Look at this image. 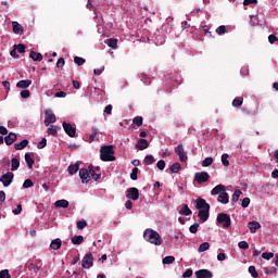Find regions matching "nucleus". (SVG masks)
Here are the masks:
<instances>
[{
	"label": "nucleus",
	"instance_id": "obj_19",
	"mask_svg": "<svg viewBox=\"0 0 278 278\" xmlns=\"http://www.w3.org/2000/svg\"><path fill=\"white\" fill-rule=\"evenodd\" d=\"M178 212L181 216H190V214H192V210L188 207V204H184L182 206H180Z\"/></svg>",
	"mask_w": 278,
	"mask_h": 278
},
{
	"label": "nucleus",
	"instance_id": "obj_47",
	"mask_svg": "<svg viewBox=\"0 0 278 278\" xmlns=\"http://www.w3.org/2000/svg\"><path fill=\"white\" fill-rule=\"evenodd\" d=\"M156 168H159V170H164V168H166V162L164 160H160L156 163Z\"/></svg>",
	"mask_w": 278,
	"mask_h": 278
},
{
	"label": "nucleus",
	"instance_id": "obj_33",
	"mask_svg": "<svg viewBox=\"0 0 278 278\" xmlns=\"http://www.w3.org/2000/svg\"><path fill=\"white\" fill-rule=\"evenodd\" d=\"M59 129H61L59 126L52 125L50 128L47 129V134H49V136H58Z\"/></svg>",
	"mask_w": 278,
	"mask_h": 278
},
{
	"label": "nucleus",
	"instance_id": "obj_26",
	"mask_svg": "<svg viewBox=\"0 0 278 278\" xmlns=\"http://www.w3.org/2000/svg\"><path fill=\"white\" fill-rule=\"evenodd\" d=\"M198 216L202 223H205L210 218V211H199Z\"/></svg>",
	"mask_w": 278,
	"mask_h": 278
},
{
	"label": "nucleus",
	"instance_id": "obj_10",
	"mask_svg": "<svg viewBox=\"0 0 278 278\" xmlns=\"http://www.w3.org/2000/svg\"><path fill=\"white\" fill-rule=\"evenodd\" d=\"M195 207L200 211H210V204L201 198L195 200Z\"/></svg>",
	"mask_w": 278,
	"mask_h": 278
},
{
	"label": "nucleus",
	"instance_id": "obj_32",
	"mask_svg": "<svg viewBox=\"0 0 278 278\" xmlns=\"http://www.w3.org/2000/svg\"><path fill=\"white\" fill-rule=\"evenodd\" d=\"M54 206L58 208V207H63V208H66L68 207V200H58L55 203H54Z\"/></svg>",
	"mask_w": 278,
	"mask_h": 278
},
{
	"label": "nucleus",
	"instance_id": "obj_55",
	"mask_svg": "<svg viewBox=\"0 0 278 278\" xmlns=\"http://www.w3.org/2000/svg\"><path fill=\"white\" fill-rule=\"evenodd\" d=\"M190 233H197L199 231V224H193L189 228Z\"/></svg>",
	"mask_w": 278,
	"mask_h": 278
},
{
	"label": "nucleus",
	"instance_id": "obj_37",
	"mask_svg": "<svg viewBox=\"0 0 278 278\" xmlns=\"http://www.w3.org/2000/svg\"><path fill=\"white\" fill-rule=\"evenodd\" d=\"M242 194V191L240 190H236L232 194V199L231 202L232 203H238V201L240 200V195Z\"/></svg>",
	"mask_w": 278,
	"mask_h": 278
},
{
	"label": "nucleus",
	"instance_id": "obj_60",
	"mask_svg": "<svg viewBox=\"0 0 278 278\" xmlns=\"http://www.w3.org/2000/svg\"><path fill=\"white\" fill-rule=\"evenodd\" d=\"M64 64H65L64 58H60L56 62V68H64Z\"/></svg>",
	"mask_w": 278,
	"mask_h": 278
},
{
	"label": "nucleus",
	"instance_id": "obj_12",
	"mask_svg": "<svg viewBox=\"0 0 278 278\" xmlns=\"http://www.w3.org/2000/svg\"><path fill=\"white\" fill-rule=\"evenodd\" d=\"M195 277L197 278H212V271H210V269H200L198 271H195Z\"/></svg>",
	"mask_w": 278,
	"mask_h": 278
},
{
	"label": "nucleus",
	"instance_id": "obj_64",
	"mask_svg": "<svg viewBox=\"0 0 278 278\" xmlns=\"http://www.w3.org/2000/svg\"><path fill=\"white\" fill-rule=\"evenodd\" d=\"M191 275H192V269H187V270L182 274V277H184V278H190Z\"/></svg>",
	"mask_w": 278,
	"mask_h": 278
},
{
	"label": "nucleus",
	"instance_id": "obj_29",
	"mask_svg": "<svg viewBox=\"0 0 278 278\" xmlns=\"http://www.w3.org/2000/svg\"><path fill=\"white\" fill-rule=\"evenodd\" d=\"M106 45L111 49H117V47H118V39L110 38V39L106 40Z\"/></svg>",
	"mask_w": 278,
	"mask_h": 278
},
{
	"label": "nucleus",
	"instance_id": "obj_43",
	"mask_svg": "<svg viewBox=\"0 0 278 278\" xmlns=\"http://www.w3.org/2000/svg\"><path fill=\"white\" fill-rule=\"evenodd\" d=\"M41 186H42L43 190H46V192H49V188H51V186H55V182L50 180L48 182H42Z\"/></svg>",
	"mask_w": 278,
	"mask_h": 278
},
{
	"label": "nucleus",
	"instance_id": "obj_28",
	"mask_svg": "<svg viewBox=\"0 0 278 278\" xmlns=\"http://www.w3.org/2000/svg\"><path fill=\"white\" fill-rule=\"evenodd\" d=\"M41 268H42V262L41 261L37 262V264L31 263L29 265V269L33 270L34 273H38Z\"/></svg>",
	"mask_w": 278,
	"mask_h": 278
},
{
	"label": "nucleus",
	"instance_id": "obj_16",
	"mask_svg": "<svg viewBox=\"0 0 278 278\" xmlns=\"http://www.w3.org/2000/svg\"><path fill=\"white\" fill-rule=\"evenodd\" d=\"M217 201L219 203H223L224 205H227V203H229V193L224 191L222 192L218 198H217Z\"/></svg>",
	"mask_w": 278,
	"mask_h": 278
},
{
	"label": "nucleus",
	"instance_id": "obj_36",
	"mask_svg": "<svg viewBox=\"0 0 278 278\" xmlns=\"http://www.w3.org/2000/svg\"><path fill=\"white\" fill-rule=\"evenodd\" d=\"M207 250H210V242H204L198 248L199 253H205Z\"/></svg>",
	"mask_w": 278,
	"mask_h": 278
},
{
	"label": "nucleus",
	"instance_id": "obj_23",
	"mask_svg": "<svg viewBox=\"0 0 278 278\" xmlns=\"http://www.w3.org/2000/svg\"><path fill=\"white\" fill-rule=\"evenodd\" d=\"M29 58L34 60V62H42V54L36 51H30Z\"/></svg>",
	"mask_w": 278,
	"mask_h": 278
},
{
	"label": "nucleus",
	"instance_id": "obj_41",
	"mask_svg": "<svg viewBox=\"0 0 278 278\" xmlns=\"http://www.w3.org/2000/svg\"><path fill=\"white\" fill-rule=\"evenodd\" d=\"M74 62L77 64V66H84V64H86V59L81 56H75Z\"/></svg>",
	"mask_w": 278,
	"mask_h": 278
},
{
	"label": "nucleus",
	"instance_id": "obj_7",
	"mask_svg": "<svg viewBox=\"0 0 278 278\" xmlns=\"http://www.w3.org/2000/svg\"><path fill=\"white\" fill-rule=\"evenodd\" d=\"M175 153L179 156L180 162H186L188 160V154H186L182 144H178L175 148Z\"/></svg>",
	"mask_w": 278,
	"mask_h": 278
},
{
	"label": "nucleus",
	"instance_id": "obj_61",
	"mask_svg": "<svg viewBox=\"0 0 278 278\" xmlns=\"http://www.w3.org/2000/svg\"><path fill=\"white\" fill-rule=\"evenodd\" d=\"M277 36H275V35H269L268 36V41H269V43L270 45H275V42H277Z\"/></svg>",
	"mask_w": 278,
	"mask_h": 278
},
{
	"label": "nucleus",
	"instance_id": "obj_35",
	"mask_svg": "<svg viewBox=\"0 0 278 278\" xmlns=\"http://www.w3.org/2000/svg\"><path fill=\"white\" fill-rule=\"evenodd\" d=\"M169 170L170 173H174V174L179 173V170H181V164L174 163L173 165H170Z\"/></svg>",
	"mask_w": 278,
	"mask_h": 278
},
{
	"label": "nucleus",
	"instance_id": "obj_15",
	"mask_svg": "<svg viewBox=\"0 0 278 278\" xmlns=\"http://www.w3.org/2000/svg\"><path fill=\"white\" fill-rule=\"evenodd\" d=\"M135 147L139 149V151H144V149H149V141H147V139H139Z\"/></svg>",
	"mask_w": 278,
	"mask_h": 278
},
{
	"label": "nucleus",
	"instance_id": "obj_14",
	"mask_svg": "<svg viewBox=\"0 0 278 278\" xmlns=\"http://www.w3.org/2000/svg\"><path fill=\"white\" fill-rule=\"evenodd\" d=\"M14 179V175H2L0 177L1 184H3L4 188H8L10 184H12V180Z\"/></svg>",
	"mask_w": 278,
	"mask_h": 278
},
{
	"label": "nucleus",
	"instance_id": "obj_27",
	"mask_svg": "<svg viewBox=\"0 0 278 278\" xmlns=\"http://www.w3.org/2000/svg\"><path fill=\"white\" fill-rule=\"evenodd\" d=\"M24 157L28 168H34L35 161L34 157H31V154L26 153Z\"/></svg>",
	"mask_w": 278,
	"mask_h": 278
},
{
	"label": "nucleus",
	"instance_id": "obj_1",
	"mask_svg": "<svg viewBox=\"0 0 278 278\" xmlns=\"http://www.w3.org/2000/svg\"><path fill=\"white\" fill-rule=\"evenodd\" d=\"M143 239L146 242H150V244H154V247H162L164 243V240L162 239V236H160V232L148 228L143 231Z\"/></svg>",
	"mask_w": 278,
	"mask_h": 278
},
{
	"label": "nucleus",
	"instance_id": "obj_6",
	"mask_svg": "<svg viewBox=\"0 0 278 278\" xmlns=\"http://www.w3.org/2000/svg\"><path fill=\"white\" fill-rule=\"evenodd\" d=\"M63 129L70 138H75V136H77V128L73 127L71 123L63 122Z\"/></svg>",
	"mask_w": 278,
	"mask_h": 278
},
{
	"label": "nucleus",
	"instance_id": "obj_13",
	"mask_svg": "<svg viewBox=\"0 0 278 278\" xmlns=\"http://www.w3.org/2000/svg\"><path fill=\"white\" fill-rule=\"evenodd\" d=\"M17 140V136L14 132H10L7 137H4V142L8 147L14 144Z\"/></svg>",
	"mask_w": 278,
	"mask_h": 278
},
{
	"label": "nucleus",
	"instance_id": "obj_40",
	"mask_svg": "<svg viewBox=\"0 0 278 278\" xmlns=\"http://www.w3.org/2000/svg\"><path fill=\"white\" fill-rule=\"evenodd\" d=\"M216 34L218 36H224V34H227V26L222 25L219 27L216 28Z\"/></svg>",
	"mask_w": 278,
	"mask_h": 278
},
{
	"label": "nucleus",
	"instance_id": "obj_39",
	"mask_svg": "<svg viewBox=\"0 0 278 278\" xmlns=\"http://www.w3.org/2000/svg\"><path fill=\"white\" fill-rule=\"evenodd\" d=\"M242 103H244V99L243 98H236L232 101V106L233 108H240L242 105Z\"/></svg>",
	"mask_w": 278,
	"mask_h": 278
},
{
	"label": "nucleus",
	"instance_id": "obj_46",
	"mask_svg": "<svg viewBox=\"0 0 278 278\" xmlns=\"http://www.w3.org/2000/svg\"><path fill=\"white\" fill-rule=\"evenodd\" d=\"M14 48H15V51H17V53H25V45L23 43L15 45Z\"/></svg>",
	"mask_w": 278,
	"mask_h": 278
},
{
	"label": "nucleus",
	"instance_id": "obj_18",
	"mask_svg": "<svg viewBox=\"0 0 278 278\" xmlns=\"http://www.w3.org/2000/svg\"><path fill=\"white\" fill-rule=\"evenodd\" d=\"M262 227V225H260V223L257 222H250L248 224V228L250 229L251 233H256L257 229H260Z\"/></svg>",
	"mask_w": 278,
	"mask_h": 278
},
{
	"label": "nucleus",
	"instance_id": "obj_2",
	"mask_svg": "<svg viewBox=\"0 0 278 278\" xmlns=\"http://www.w3.org/2000/svg\"><path fill=\"white\" fill-rule=\"evenodd\" d=\"M100 160H102V162H114L116 160V156H114V146L101 147Z\"/></svg>",
	"mask_w": 278,
	"mask_h": 278
},
{
	"label": "nucleus",
	"instance_id": "obj_31",
	"mask_svg": "<svg viewBox=\"0 0 278 278\" xmlns=\"http://www.w3.org/2000/svg\"><path fill=\"white\" fill-rule=\"evenodd\" d=\"M12 25L14 34H23V26L18 22H13Z\"/></svg>",
	"mask_w": 278,
	"mask_h": 278
},
{
	"label": "nucleus",
	"instance_id": "obj_45",
	"mask_svg": "<svg viewBox=\"0 0 278 278\" xmlns=\"http://www.w3.org/2000/svg\"><path fill=\"white\" fill-rule=\"evenodd\" d=\"M142 116H136L134 119H132V123L135 125H137V127H142Z\"/></svg>",
	"mask_w": 278,
	"mask_h": 278
},
{
	"label": "nucleus",
	"instance_id": "obj_8",
	"mask_svg": "<svg viewBox=\"0 0 278 278\" xmlns=\"http://www.w3.org/2000/svg\"><path fill=\"white\" fill-rule=\"evenodd\" d=\"M126 197L132 201H138V199H140V191H138L137 188H129L127 190Z\"/></svg>",
	"mask_w": 278,
	"mask_h": 278
},
{
	"label": "nucleus",
	"instance_id": "obj_57",
	"mask_svg": "<svg viewBox=\"0 0 278 278\" xmlns=\"http://www.w3.org/2000/svg\"><path fill=\"white\" fill-rule=\"evenodd\" d=\"M239 249H243L244 251H247V249H249V243L247 241H240L238 243Z\"/></svg>",
	"mask_w": 278,
	"mask_h": 278
},
{
	"label": "nucleus",
	"instance_id": "obj_11",
	"mask_svg": "<svg viewBox=\"0 0 278 278\" xmlns=\"http://www.w3.org/2000/svg\"><path fill=\"white\" fill-rule=\"evenodd\" d=\"M81 184H88L90 179H94L96 181H99L101 179V175H80Z\"/></svg>",
	"mask_w": 278,
	"mask_h": 278
},
{
	"label": "nucleus",
	"instance_id": "obj_54",
	"mask_svg": "<svg viewBox=\"0 0 278 278\" xmlns=\"http://www.w3.org/2000/svg\"><path fill=\"white\" fill-rule=\"evenodd\" d=\"M47 147V139L43 138L41 139L38 144H37V149H45Z\"/></svg>",
	"mask_w": 278,
	"mask_h": 278
},
{
	"label": "nucleus",
	"instance_id": "obj_17",
	"mask_svg": "<svg viewBox=\"0 0 278 278\" xmlns=\"http://www.w3.org/2000/svg\"><path fill=\"white\" fill-rule=\"evenodd\" d=\"M50 248L52 249V251H59V249L62 248V239L56 238L52 240L50 243Z\"/></svg>",
	"mask_w": 278,
	"mask_h": 278
},
{
	"label": "nucleus",
	"instance_id": "obj_50",
	"mask_svg": "<svg viewBox=\"0 0 278 278\" xmlns=\"http://www.w3.org/2000/svg\"><path fill=\"white\" fill-rule=\"evenodd\" d=\"M22 99H29L31 97V92L27 89L21 91Z\"/></svg>",
	"mask_w": 278,
	"mask_h": 278
},
{
	"label": "nucleus",
	"instance_id": "obj_52",
	"mask_svg": "<svg viewBox=\"0 0 278 278\" xmlns=\"http://www.w3.org/2000/svg\"><path fill=\"white\" fill-rule=\"evenodd\" d=\"M175 262V256H165L163 258V264H173Z\"/></svg>",
	"mask_w": 278,
	"mask_h": 278
},
{
	"label": "nucleus",
	"instance_id": "obj_25",
	"mask_svg": "<svg viewBox=\"0 0 278 278\" xmlns=\"http://www.w3.org/2000/svg\"><path fill=\"white\" fill-rule=\"evenodd\" d=\"M225 192V186L223 185H217L212 191H211V194L213 197H216V194H219Z\"/></svg>",
	"mask_w": 278,
	"mask_h": 278
},
{
	"label": "nucleus",
	"instance_id": "obj_48",
	"mask_svg": "<svg viewBox=\"0 0 278 278\" xmlns=\"http://www.w3.org/2000/svg\"><path fill=\"white\" fill-rule=\"evenodd\" d=\"M249 273H250V275H251L253 278H257V277H258V274H257V270L255 269V266H250V267H249Z\"/></svg>",
	"mask_w": 278,
	"mask_h": 278
},
{
	"label": "nucleus",
	"instance_id": "obj_42",
	"mask_svg": "<svg viewBox=\"0 0 278 278\" xmlns=\"http://www.w3.org/2000/svg\"><path fill=\"white\" fill-rule=\"evenodd\" d=\"M222 164L223 166H229V154L224 153L222 155Z\"/></svg>",
	"mask_w": 278,
	"mask_h": 278
},
{
	"label": "nucleus",
	"instance_id": "obj_62",
	"mask_svg": "<svg viewBox=\"0 0 278 278\" xmlns=\"http://www.w3.org/2000/svg\"><path fill=\"white\" fill-rule=\"evenodd\" d=\"M255 5L257 4V0H243V5Z\"/></svg>",
	"mask_w": 278,
	"mask_h": 278
},
{
	"label": "nucleus",
	"instance_id": "obj_9",
	"mask_svg": "<svg viewBox=\"0 0 278 278\" xmlns=\"http://www.w3.org/2000/svg\"><path fill=\"white\" fill-rule=\"evenodd\" d=\"M92 262H94L92 253H87L83 258V268H91Z\"/></svg>",
	"mask_w": 278,
	"mask_h": 278
},
{
	"label": "nucleus",
	"instance_id": "obj_56",
	"mask_svg": "<svg viewBox=\"0 0 278 278\" xmlns=\"http://www.w3.org/2000/svg\"><path fill=\"white\" fill-rule=\"evenodd\" d=\"M34 187V182L31 181V179H26L23 184V188H33Z\"/></svg>",
	"mask_w": 278,
	"mask_h": 278
},
{
	"label": "nucleus",
	"instance_id": "obj_24",
	"mask_svg": "<svg viewBox=\"0 0 278 278\" xmlns=\"http://www.w3.org/2000/svg\"><path fill=\"white\" fill-rule=\"evenodd\" d=\"M30 85H31V80L30 79L20 80L16 84V88L25 89V88H29Z\"/></svg>",
	"mask_w": 278,
	"mask_h": 278
},
{
	"label": "nucleus",
	"instance_id": "obj_58",
	"mask_svg": "<svg viewBox=\"0 0 278 278\" xmlns=\"http://www.w3.org/2000/svg\"><path fill=\"white\" fill-rule=\"evenodd\" d=\"M0 278H11L10 271L8 269L1 270Z\"/></svg>",
	"mask_w": 278,
	"mask_h": 278
},
{
	"label": "nucleus",
	"instance_id": "obj_63",
	"mask_svg": "<svg viewBox=\"0 0 278 278\" xmlns=\"http://www.w3.org/2000/svg\"><path fill=\"white\" fill-rule=\"evenodd\" d=\"M105 71V66H101L100 68L93 70V75H101Z\"/></svg>",
	"mask_w": 278,
	"mask_h": 278
},
{
	"label": "nucleus",
	"instance_id": "obj_34",
	"mask_svg": "<svg viewBox=\"0 0 278 278\" xmlns=\"http://www.w3.org/2000/svg\"><path fill=\"white\" fill-rule=\"evenodd\" d=\"M89 140L91 142H94V140L99 141V129L92 128V134L90 135Z\"/></svg>",
	"mask_w": 278,
	"mask_h": 278
},
{
	"label": "nucleus",
	"instance_id": "obj_49",
	"mask_svg": "<svg viewBox=\"0 0 278 278\" xmlns=\"http://www.w3.org/2000/svg\"><path fill=\"white\" fill-rule=\"evenodd\" d=\"M214 162V159L212 157H206L203 162H202V166L206 167V166H212Z\"/></svg>",
	"mask_w": 278,
	"mask_h": 278
},
{
	"label": "nucleus",
	"instance_id": "obj_4",
	"mask_svg": "<svg viewBox=\"0 0 278 278\" xmlns=\"http://www.w3.org/2000/svg\"><path fill=\"white\" fill-rule=\"evenodd\" d=\"M217 223H219V225H223V227L227 229L231 227V217L228 214L220 213L217 216Z\"/></svg>",
	"mask_w": 278,
	"mask_h": 278
},
{
	"label": "nucleus",
	"instance_id": "obj_22",
	"mask_svg": "<svg viewBox=\"0 0 278 278\" xmlns=\"http://www.w3.org/2000/svg\"><path fill=\"white\" fill-rule=\"evenodd\" d=\"M27 144H29V140L24 139L20 143H15L14 149H15V151H23V149H25V147H27Z\"/></svg>",
	"mask_w": 278,
	"mask_h": 278
},
{
	"label": "nucleus",
	"instance_id": "obj_20",
	"mask_svg": "<svg viewBox=\"0 0 278 278\" xmlns=\"http://www.w3.org/2000/svg\"><path fill=\"white\" fill-rule=\"evenodd\" d=\"M88 175H101V166H94V165H89L88 168Z\"/></svg>",
	"mask_w": 278,
	"mask_h": 278
},
{
	"label": "nucleus",
	"instance_id": "obj_53",
	"mask_svg": "<svg viewBox=\"0 0 278 278\" xmlns=\"http://www.w3.org/2000/svg\"><path fill=\"white\" fill-rule=\"evenodd\" d=\"M85 227H88V222L86 220L77 222V229H85Z\"/></svg>",
	"mask_w": 278,
	"mask_h": 278
},
{
	"label": "nucleus",
	"instance_id": "obj_3",
	"mask_svg": "<svg viewBox=\"0 0 278 278\" xmlns=\"http://www.w3.org/2000/svg\"><path fill=\"white\" fill-rule=\"evenodd\" d=\"M79 170L78 175H88V168L81 167V162H76L67 167L70 175H75Z\"/></svg>",
	"mask_w": 278,
	"mask_h": 278
},
{
	"label": "nucleus",
	"instance_id": "obj_59",
	"mask_svg": "<svg viewBox=\"0 0 278 278\" xmlns=\"http://www.w3.org/2000/svg\"><path fill=\"white\" fill-rule=\"evenodd\" d=\"M250 204H251V199L244 198V199L242 200L241 205H242L243 208H247Z\"/></svg>",
	"mask_w": 278,
	"mask_h": 278
},
{
	"label": "nucleus",
	"instance_id": "obj_38",
	"mask_svg": "<svg viewBox=\"0 0 278 278\" xmlns=\"http://www.w3.org/2000/svg\"><path fill=\"white\" fill-rule=\"evenodd\" d=\"M81 242H84V236H74L72 238L73 244H81Z\"/></svg>",
	"mask_w": 278,
	"mask_h": 278
},
{
	"label": "nucleus",
	"instance_id": "obj_30",
	"mask_svg": "<svg viewBox=\"0 0 278 278\" xmlns=\"http://www.w3.org/2000/svg\"><path fill=\"white\" fill-rule=\"evenodd\" d=\"M18 166H21V161H18L16 157H13L11 160V170H18Z\"/></svg>",
	"mask_w": 278,
	"mask_h": 278
},
{
	"label": "nucleus",
	"instance_id": "obj_21",
	"mask_svg": "<svg viewBox=\"0 0 278 278\" xmlns=\"http://www.w3.org/2000/svg\"><path fill=\"white\" fill-rule=\"evenodd\" d=\"M210 179V175H195L194 176V181H197V184H205L206 181H208Z\"/></svg>",
	"mask_w": 278,
	"mask_h": 278
},
{
	"label": "nucleus",
	"instance_id": "obj_5",
	"mask_svg": "<svg viewBox=\"0 0 278 278\" xmlns=\"http://www.w3.org/2000/svg\"><path fill=\"white\" fill-rule=\"evenodd\" d=\"M45 115H46V118H45V126L46 127H49V125H51L52 123H55V121H58V118L55 117V114H53V111H51V109H47L45 111Z\"/></svg>",
	"mask_w": 278,
	"mask_h": 278
},
{
	"label": "nucleus",
	"instance_id": "obj_44",
	"mask_svg": "<svg viewBox=\"0 0 278 278\" xmlns=\"http://www.w3.org/2000/svg\"><path fill=\"white\" fill-rule=\"evenodd\" d=\"M155 162V157H153V155L151 154H148L146 157H144V163L150 165V164H154Z\"/></svg>",
	"mask_w": 278,
	"mask_h": 278
},
{
	"label": "nucleus",
	"instance_id": "obj_51",
	"mask_svg": "<svg viewBox=\"0 0 278 278\" xmlns=\"http://www.w3.org/2000/svg\"><path fill=\"white\" fill-rule=\"evenodd\" d=\"M263 260H273L275 257V253L273 252H265L262 254Z\"/></svg>",
	"mask_w": 278,
	"mask_h": 278
}]
</instances>
